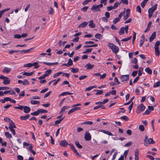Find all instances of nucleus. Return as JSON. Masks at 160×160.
I'll list each match as a JSON object with an SVG mask.
<instances>
[{
    "label": "nucleus",
    "mask_w": 160,
    "mask_h": 160,
    "mask_svg": "<svg viewBox=\"0 0 160 160\" xmlns=\"http://www.w3.org/2000/svg\"><path fill=\"white\" fill-rule=\"evenodd\" d=\"M108 45L111 49L112 50L113 52L115 53H116L119 52V48L113 44L112 43H109Z\"/></svg>",
    "instance_id": "1"
},
{
    "label": "nucleus",
    "mask_w": 160,
    "mask_h": 160,
    "mask_svg": "<svg viewBox=\"0 0 160 160\" xmlns=\"http://www.w3.org/2000/svg\"><path fill=\"white\" fill-rule=\"evenodd\" d=\"M103 5L102 4H100L98 5H93L91 8V10L92 11L97 12H100L101 10L100 9V8H102Z\"/></svg>",
    "instance_id": "2"
},
{
    "label": "nucleus",
    "mask_w": 160,
    "mask_h": 160,
    "mask_svg": "<svg viewBox=\"0 0 160 160\" xmlns=\"http://www.w3.org/2000/svg\"><path fill=\"white\" fill-rule=\"evenodd\" d=\"M145 108V106L142 104L141 103L137 107L136 109V112L137 113H140L144 110Z\"/></svg>",
    "instance_id": "3"
},
{
    "label": "nucleus",
    "mask_w": 160,
    "mask_h": 160,
    "mask_svg": "<svg viewBox=\"0 0 160 160\" xmlns=\"http://www.w3.org/2000/svg\"><path fill=\"white\" fill-rule=\"evenodd\" d=\"M155 143L153 139L152 138H149L147 140H144V145L146 146H148L149 144H153Z\"/></svg>",
    "instance_id": "4"
},
{
    "label": "nucleus",
    "mask_w": 160,
    "mask_h": 160,
    "mask_svg": "<svg viewBox=\"0 0 160 160\" xmlns=\"http://www.w3.org/2000/svg\"><path fill=\"white\" fill-rule=\"evenodd\" d=\"M129 79V75L128 74L122 75L120 77V79L122 82H124L128 80Z\"/></svg>",
    "instance_id": "5"
},
{
    "label": "nucleus",
    "mask_w": 160,
    "mask_h": 160,
    "mask_svg": "<svg viewBox=\"0 0 160 160\" xmlns=\"http://www.w3.org/2000/svg\"><path fill=\"white\" fill-rule=\"evenodd\" d=\"M84 138L86 141H89L91 139V136L89 132L88 131H86L84 136Z\"/></svg>",
    "instance_id": "6"
},
{
    "label": "nucleus",
    "mask_w": 160,
    "mask_h": 160,
    "mask_svg": "<svg viewBox=\"0 0 160 160\" xmlns=\"http://www.w3.org/2000/svg\"><path fill=\"white\" fill-rule=\"evenodd\" d=\"M139 151L138 149H136L134 151V157L135 160H139Z\"/></svg>",
    "instance_id": "7"
},
{
    "label": "nucleus",
    "mask_w": 160,
    "mask_h": 160,
    "mask_svg": "<svg viewBox=\"0 0 160 160\" xmlns=\"http://www.w3.org/2000/svg\"><path fill=\"white\" fill-rule=\"evenodd\" d=\"M157 4H156L154 5L152 7L150 8L148 10V12L153 13V12L157 8Z\"/></svg>",
    "instance_id": "8"
},
{
    "label": "nucleus",
    "mask_w": 160,
    "mask_h": 160,
    "mask_svg": "<svg viewBox=\"0 0 160 160\" xmlns=\"http://www.w3.org/2000/svg\"><path fill=\"white\" fill-rule=\"evenodd\" d=\"M18 82L19 83H22L24 85H28L29 83L28 80L27 79H24L23 81L21 80H18Z\"/></svg>",
    "instance_id": "9"
},
{
    "label": "nucleus",
    "mask_w": 160,
    "mask_h": 160,
    "mask_svg": "<svg viewBox=\"0 0 160 160\" xmlns=\"http://www.w3.org/2000/svg\"><path fill=\"white\" fill-rule=\"evenodd\" d=\"M156 36V32H154L151 35L149 38V42H152Z\"/></svg>",
    "instance_id": "10"
},
{
    "label": "nucleus",
    "mask_w": 160,
    "mask_h": 160,
    "mask_svg": "<svg viewBox=\"0 0 160 160\" xmlns=\"http://www.w3.org/2000/svg\"><path fill=\"white\" fill-rule=\"evenodd\" d=\"M68 144V142L65 140L61 141L59 142V144L63 147H66Z\"/></svg>",
    "instance_id": "11"
},
{
    "label": "nucleus",
    "mask_w": 160,
    "mask_h": 160,
    "mask_svg": "<svg viewBox=\"0 0 160 160\" xmlns=\"http://www.w3.org/2000/svg\"><path fill=\"white\" fill-rule=\"evenodd\" d=\"M11 68L5 67L4 68L2 72L5 73H8L11 70Z\"/></svg>",
    "instance_id": "12"
},
{
    "label": "nucleus",
    "mask_w": 160,
    "mask_h": 160,
    "mask_svg": "<svg viewBox=\"0 0 160 160\" xmlns=\"http://www.w3.org/2000/svg\"><path fill=\"white\" fill-rule=\"evenodd\" d=\"M24 112L25 113H28L30 111V108L28 106H24L23 107Z\"/></svg>",
    "instance_id": "13"
},
{
    "label": "nucleus",
    "mask_w": 160,
    "mask_h": 160,
    "mask_svg": "<svg viewBox=\"0 0 160 160\" xmlns=\"http://www.w3.org/2000/svg\"><path fill=\"white\" fill-rule=\"evenodd\" d=\"M99 131L102 132L103 133H104L106 134H107L108 135H110V136H112V133L109 131H106V130H104L102 129V130H99Z\"/></svg>",
    "instance_id": "14"
},
{
    "label": "nucleus",
    "mask_w": 160,
    "mask_h": 160,
    "mask_svg": "<svg viewBox=\"0 0 160 160\" xmlns=\"http://www.w3.org/2000/svg\"><path fill=\"white\" fill-rule=\"evenodd\" d=\"M3 83L4 84H8L10 83V80L8 78L5 77V78L3 79Z\"/></svg>",
    "instance_id": "15"
},
{
    "label": "nucleus",
    "mask_w": 160,
    "mask_h": 160,
    "mask_svg": "<svg viewBox=\"0 0 160 160\" xmlns=\"http://www.w3.org/2000/svg\"><path fill=\"white\" fill-rule=\"evenodd\" d=\"M88 23L87 22H84L80 24L78 26V27L79 28H83L85 27L86 26H87Z\"/></svg>",
    "instance_id": "16"
},
{
    "label": "nucleus",
    "mask_w": 160,
    "mask_h": 160,
    "mask_svg": "<svg viewBox=\"0 0 160 160\" xmlns=\"http://www.w3.org/2000/svg\"><path fill=\"white\" fill-rule=\"evenodd\" d=\"M89 26L90 28H93L95 27V25L94 24L92 20H91L89 22Z\"/></svg>",
    "instance_id": "17"
},
{
    "label": "nucleus",
    "mask_w": 160,
    "mask_h": 160,
    "mask_svg": "<svg viewBox=\"0 0 160 160\" xmlns=\"http://www.w3.org/2000/svg\"><path fill=\"white\" fill-rule=\"evenodd\" d=\"M94 65H91L90 63H88L85 66V67H86L87 69H91L94 67Z\"/></svg>",
    "instance_id": "18"
},
{
    "label": "nucleus",
    "mask_w": 160,
    "mask_h": 160,
    "mask_svg": "<svg viewBox=\"0 0 160 160\" xmlns=\"http://www.w3.org/2000/svg\"><path fill=\"white\" fill-rule=\"evenodd\" d=\"M151 23H152V22L151 21L149 22H148V25L147 26V28L144 31L145 32H146L149 30L151 26Z\"/></svg>",
    "instance_id": "19"
},
{
    "label": "nucleus",
    "mask_w": 160,
    "mask_h": 160,
    "mask_svg": "<svg viewBox=\"0 0 160 160\" xmlns=\"http://www.w3.org/2000/svg\"><path fill=\"white\" fill-rule=\"evenodd\" d=\"M30 115L29 114L25 116H22L20 117L21 119L22 120H25L28 119L30 117Z\"/></svg>",
    "instance_id": "20"
},
{
    "label": "nucleus",
    "mask_w": 160,
    "mask_h": 160,
    "mask_svg": "<svg viewBox=\"0 0 160 160\" xmlns=\"http://www.w3.org/2000/svg\"><path fill=\"white\" fill-rule=\"evenodd\" d=\"M43 63L46 65H48V66L56 65L58 64V62H54V63H50V62H43Z\"/></svg>",
    "instance_id": "21"
},
{
    "label": "nucleus",
    "mask_w": 160,
    "mask_h": 160,
    "mask_svg": "<svg viewBox=\"0 0 160 160\" xmlns=\"http://www.w3.org/2000/svg\"><path fill=\"white\" fill-rule=\"evenodd\" d=\"M124 27H122L120 28V29L119 32V35H122L123 34H124Z\"/></svg>",
    "instance_id": "22"
},
{
    "label": "nucleus",
    "mask_w": 160,
    "mask_h": 160,
    "mask_svg": "<svg viewBox=\"0 0 160 160\" xmlns=\"http://www.w3.org/2000/svg\"><path fill=\"white\" fill-rule=\"evenodd\" d=\"M33 49V48H31L30 49L26 50H23L21 51V53H27L29 52H30Z\"/></svg>",
    "instance_id": "23"
},
{
    "label": "nucleus",
    "mask_w": 160,
    "mask_h": 160,
    "mask_svg": "<svg viewBox=\"0 0 160 160\" xmlns=\"http://www.w3.org/2000/svg\"><path fill=\"white\" fill-rule=\"evenodd\" d=\"M145 71L149 74H151L152 73V70L149 68H145Z\"/></svg>",
    "instance_id": "24"
},
{
    "label": "nucleus",
    "mask_w": 160,
    "mask_h": 160,
    "mask_svg": "<svg viewBox=\"0 0 160 160\" xmlns=\"http://www.w3.org/2000/svg\"><path fill=\"white\" fill-rule=\"evenodd\" d=\"M70 71L73 73H75L78 72L79 71V69L78 68H72L70 69Z\"/></svg>",
    "instance_id": "25"
},
{
    "label": "nucleus",
    "mask_w": 160,
    "mask_h": 160,
    "mask_svg": "<svg viewBox=\"0 0 160 160\" xmlns=\"http://www.w3.org/2000/svg\"><path fill=\"white\" fill-rule=\"evenodd\" d=\"M160 44V42L159 41H157L155 44L154 47V49H159V46Z\"/></svg>",
    "instance_id": "26"
},
{
    "label": "nucleus",
    "mask_w": 160,
    "mask_h": 160,
    "mask_svg": "<svg viewBox=\"0 0 160 160\" xmlns=\"http://www.w3.org/2000/svg\"><path fill=\"white\" fill-rule=\"evenodd\" d=\"M5 135L7 138H11L12 137V135L8 132H5Z\"/></svg>",
    "instance_id": "27"
},
{
    "label": "nucleus",
    "mask_w": 160,
    "mask_h": 160,
    "mask_svg": "<svg viewBox=\"0 0 160 160\" xmlns=\"http://www.w3.org/2000/svg\"><path fill=\"white\" fill-rule=\"evenodd\" d=\"M69 108V107L68 106H65L63 107L62 108L60 112V114H61L62 112H64L66 110Z\"/></svg>",
    "instance_id": "28"
},
{
    "label": "nucleus",
    "mask_w": 160,
    "mask_h": 160,
    "mask_svg": "<svg viewBox=\"0 0 160 160\" xmlns=\"http://www.w3.org/2000/svg\"><path fill=\"white\" fill-rule=\"evenodd\" d=\"M34 73L33 72H24L23 74L24 75H25L27 76H30L32 75Z\"/></svg>",
    "instance_id": "29"
},
{
    "label": "nucleus",
    "mask_w": 160,
    "mask_h": 160,
    "mask_svg": "<svg viewBox=\"0 0 160 160\" xmlns=\"http://www.w3.org/2000/svg\"><path fill=\"white\" fill-rule=\"evenodd\" d=\"M11 123L9 124V128H16V126L15 125L14 123L12 121Z\"/></svg>",
    "instance_id": "30"
},
{
    "label": "nucleus",
    "mask_w": 160,
    "mask_h": 160,
    "mask_svg": "<svg viewBox=\"0 0 160 160\" xmlns=\"http://www.w3.org/2000/svg\"><path fill=\"white\" fill-rule=\"evenodd\" d=\"M121 3V2H116L114 5L113 6V8H114V9L116 8H117L118 7V5H120Z\"/></svg>",
    "instance_id": "31"
},
{
    "label": "nucleus",
    "mask_w": 160,
    "mask_h": 160,
    "mask_svg": "<svg viewBox=\"0 0 160 160\" xmlns=\"http://www.w3.org/2000/svg\"><path fill=\"white\" fill-rule=\"evenodd\" d=\"M31 102V103L32 105L38 104L40 103L39 101L36 100H32Z\"/></svg>",
    "instance_id": "32"
},
{
    "label": "nucleus",
    "mask_w": 160,
    "mask_h": 160,
    "mask_svg": "<svg viewBox=\"0 0 160 160\" xmlns=\"http://www.w3.org/2000/svg\"><path fill=\"white\" fill-rule=\"evenodd\" d=\"M75 144L77 147L79 149H81L82 148V146L79 143L78 141L75 142Z\"/></svg>",
    "instance_id": "33"
},
{
    "label": "nucleus",
    "mask_w": 160,
    "mask_h": 160,
    "mask_svg": "<svg viewBox=\"0 0 160 160\" xmlns=\"http://www.w3.org/2000/svg\"><path fill=\"white\" fill-rule=\"evenodd\" d=\"M52 70L51 69L46 71L45 73V74L47 76H49L51 73Z\"/></svg>",
    "instance_id": "34"
},
{
    "label": "nucleus",
    "mask_w": 160,
    "mask_h": 160,
    "mask_svg": "<svg viewBox=\"0 0 160 160\" xmlns=\"http://www.w3.org/2000/svg\"><path fill=\"white\" fill-rule=\"evenodd\" d=\"M132 38L131 36H130L128 38H124V39H122L121 41L124 42H126L130 40Z\"/></svg>",
    "instance_id": "35"
},
{
    "label": "nucleus",
    "mask_w": 160,
    "mask_h": 160,
    "mask_svg": "<svg viewBox=\"0 0 160 160\" xmlns=\"http://www.w3.org/2000/svg\"><path fill=\"white\" fill-rule=\"evenodd\" d=\"M95 91H97V92L96 93V95H99L103 93V91L101 90H94Z\"/></svg>",
    "instance_id": "36"
},
{
    "label": "nucleus",
    "mask_w": 160,
    "mask_h": 160,
    "mask_svg": "<svg viewBox=\"0 0 160 160\" xmlns=\"http://www.w3.org/2000/svg\"><path fill=\"white\" fill-rule=\"evenodd\" d=\"M39 113L38 109L36 111H35L31 113V114L32 116H37L38 115Z\"/></svg>",
    "instance_id": "37"
},
{
    "label": "nucleus",
    "mask_w": 160,
    "mask_h": 160,
    "mask_svg": "<svg viewBox=\"0 0 160 160\" xmlns=\"http://www.w3.org/2000/svg\"><path fill=\"white\" fill-rule=\"evenodd\" d=\"M125 9H124V11L122 12H121L118 15V17H117L118 18H119L120 20L121 19V18L122 17V15L123 14H125Z\"/></svg>",
    "instance_id": "38"
},
{
    "label": "nucleus",
    "mask_w": 160,
    "mask_h": 160,
    "mask_svg": "<svg viewBox=\"0 0 160 160\" xmlns=\"http://www.w3.org/2000/svg\"><path fill=\"white\" fill-rule=\"evenodd\" d=\"M38 62H36L33 63H32V66H34L35 68H37L39 66L38 65Z\"/></svg>",
    "instance_id": "39"
},
{
    "label": "nucleus",
    "mask_w": 160,
    "mask_h": 160,
    "mask_svg": "<svg viewBox=\"0 0 160 160\" xmlns=\"http://www.w3.org/2000/svg\"><path fill=\"white\" fill-rule=\"evenodd\" d=\"M160 86V82H155L153 85L154 88H157Z\"/></svg>",
    "instance_id": "40"
},
{
    "label": "nucleus",
    "mask_w": 160,
    "mask_h": 160,
    "mask_svg": "<svg viewBox=\"0 0 160 160\" xmlns=\"http://www.w3.org/2000/svg\"><path fill=\"white\" fill-rule=\"evenodd\" d=\"M24 67H31L32 66V63H28L27 64H25L24 65Z\"/></svg>",
    "instance_id": "41"
},
{
    "label": "nucleus",
    "mask_w": 160,
    "mask_h": 160,
    "mask_svg": "<svg viewBox=\"0 0 160 160\" xmlns=\"http://www.w3.org/2000/svg\"><path fill=\"white\" fill-rule=\"evenodd\" d=\"M93 123L91 121H87L86 122H83L82 124H88V125H92Z\"/></svg>",
    "instance_id": "42"
},
{
    "label": "nucleus",
    "mask_w": 160,
    "mask_h": 160,
    "mask_svg": "<svg viewBox=\"0 0 160 160\" xmlns=\"http://www.w3.org/2000/svg\"><path fill=\"white\" fill-rule=\"evenodd\" d=\"M38 111L39 112V113H47L48 112V111L46 110H44L42 109H38Z\"/></svg>",
    "instance_id": "43"
},
{
    "label": "nucleus",
    "mask_w": 160,
    "mask_h": 160,
    "mask_svg": "<svg viewBox=\"0 0 160 160\" xmlns=\"http://www.w3.org/2000/svg\"><path fill=\"white\" fill-rule=\"evenodd\" d=\"M139 130L142 132L144 130V127L143 125H141L139 127Z\"/></svg>",
    "instance_id": "44"
},
{
    "label": "nucleus",
    "mask_w": 160,
    "mask_h": 160,
    "mask_svg": "<svg viewBox=\"0 0 160 160\" xmlns=\"http://www.w3.org/2000/svg\"><path fill=\"white\" fill-rule=\"evenodd\" d=\"M64 118V117L61 118L60 119H59V120L56 121L55 122V124H59L60 123H61V121Z\"/></svg>",
    "instance_id": "45"
},
{
    "label": "nucleus",
    "mask_w": 160,
    "mask_h": 160,
    "mask_svg": "<svg viewBox=\"0 0 160 160\" xmlns=\"http://www.w3.org/2000/svg\"><path fill=\"white\" fill-rule=\"evenodd\" d=\"M134 96H133V97H132L131 99H130V101H129L127 103H125L124 104V105H129V104L134 99Z\"/></svg>",
    "instance_id": "46"
},
{
    "label": "nucleus",
    "mask_w": 160,
    "mask_h": 160,
    "mask_svg": "<svg viewBox=\"0 0 160 160\" xmlns=\"http://www.w3.org/2000/svg\"><path fill=\"white\" fill-rule=\"evenodd\" d=\"M88 76L87 75H82L79 77V79L80 80H82L85 78H87Z\"/></svg>",
    "instance_id": "47"
},
{
    "label": "nucleus",
    "mask_w": 160,
    "mask_h": 160,
    "mask_svg": "<svg viewBox=\"0 0 160 160\" xmlns=\"http://www.w3.org/2000/svg\"><path fill=\"white\" fill-rule=\"evenodd\" d=\"M155 49V54L156 56H159V54H160V52H159V50L158 49Z\"/></svg>",
    "instance_id": "48"
},
{
    "label": "nucleus",
    "mask_w": 160,
    "mask_h": 160,
    "mask_svg": "<svg viewBox=\"0 0 160 160\" xmlns=\"http://www.w3.org/2000/svg\"><path fill=\"white\" fill-rule=\"evenodd\" d=\"M24 106H19L18 107H14V108L21 110H22L23 109Z\"/></svg>",
    "instance_id": "49"
},
{
    "label": "nucleus",
    "mask_w": 160,
    "mask_h": 160,
    "mask_svg": "<svg viewBox=\"0 0 160 160\" xmlns=\"http://www.w3.org/2000/svg\"><path fill=\"white\" fill-rule=\"evenodd\" d=\"M9 128V129L12 132L13 135H15L16 134V132H15V131L14 129H13V128Z\"/></svg>",
    "instance_id": "50"
},
{
    "label": "nucleus",
    "mask_w": 160,
    "mask_h": 160,
    "mask_svg": "<svg viewBox=\"0 0 160 160\" xmlns=\"http://www.w3.org/2000/svg\"><path fill=\"white\" fill-rule=\"evenodd\" d=\"M121 118L122 119L125 121H127L129 120L128 117L126 116H123Z\"/></svg>",
    "instance_id": "51"
},
{
    "label": "nucleus",
    "mask_w": 160,
    "mask_h": 160,
    "mask_svg": "<svg viewBox=\"0 0 160 160\" xmlns=\"http://www.w3.org/2000/svg\"><path fill=\"white\" fill-rule=\"evenodd\" d=\"M10 88L7 87H0V90H5L9 89Z\"/></svg>",
    "instance_id": "52"
},
{
    "label": "nucleus",
    "mask_w": 160,
    "mask_h": 160,
    "mask_svg": "<svg viewBox=\"0 0 160 160\" xmlns=\"http://www.w3.org/2000/svg\"><path fill=\"white\" fill-rule=\"evenodd\" d=\"M95 37L96 38L100 39L101 37V35L98 33L96 34L95 35Z\"/></svg>",
    "instance_id": "53"
},
{
    "label": "nucleus",
    "mask_w": 160,
    "mask_h": 160,
    "mask_svg": "<svg viewBox=\"0 0 160 160\" xmlns=\"http://www.w3.org/2000/svg\"><path fill=\"white\" fill-rule=\"evenodd\" d=\"M120 19L117 18H115L113 21L114 24H116L117 22H118Z\"/></svg>",
    "instance_id": "54"
},
{
    "label": "nucleus",
    "mask_w": 160,
    "mask_h": 160,
    "mask_svg": "<svg viewBox=\"0 0 160 160\" xmlns=\"http://www.w3.org/2000/svg\"><path fill=\"white\" fill-rule=\"evenodd\" d=\"M133 102H132V103L131 104H130L128 107V109L129 110V113L130 112V111H131V110L132 108V107H133Z\"/></svg>",
    "instance_id": "55"
},
{
    "label": "nucleus",
    "mask_w": 160,
    "mask_h": 160,
    "mask_svg": "<svg viewBox=\"0 0 160 160\" xmlns=\"http://www.w3.org/2000/svg\"><path fill=\"white\" fill-rule=\"evenodd\" d=\"M128 150H125L124 152L123 155H122V156H123V157H125V159L126 158V157L128 154Z\"/></svg>",
    "instance_id": "56"
},
{
    "label": "nucleus",
    "mask_w": 160,
    "mask_h": 160,
    "mask_svg": "<svg viewBox=\"0 0 160 160\" xmlns=\"http://www.w3.org/2000/svg\"><path fill=\"white\" fill-rule=\"evenodd\" d=\"M4 119V120L8 122H12V121L10 119L8 118H5Z\"/></svg>",
    "instance_id": "57"
},
{
    "label": "nucleus",
    "mask_w": 160,
    "mask_h": 160,
    "mask_svg": "<svg viewBox=\"0 0 160 160\" xmlns=\"http://www.w3.org/2000/svg\"><path fill=\"white\" fill-rule=\"evenodd\" d=\"M136 11L139 13L141 12V8L139 6H138L137 7Z\"/></svg>",
    "instance_id": "58"
},
{
    "label": "nucleus",
    "mask_w": 160,
    "mask_h": 160,
    "mask_svg": "<svg viewBox=\"0 0 160 160\" xmlns=\"http://www.w3.org/2000/svg\"><path fill=\"white\" fill-rule=\"evenodd\" d=\"M50 10L49 12V13L51 15H52L53 14L54 12L52 8L50 7Z\"/></svg>",
    "instance_id": "59"
},
{
    "label": "nucleus",
    "mask_w": 160,
    "mask_h": 160,
    "mask_svg": "<svg viewBox=\"0 0 160 160\" xmlns=\"http://www.w3.org/2000/svg\"><path fill=\"white\" fill-rule=\"evenodd\" d=\"M92 0H86L84 2L82 3V4L85 5L88 4L89 2L91 1Z\"/></svg>",
    "instance_id": "60"
},
{
    "label": "nucleus",
    "mask_w": 160,
    "mask_h": 160,
    "mask_svg": "<svg viewBox=\"0 0 160 160\" xmlns=\"http://www.w3.org/2000/svg\"><path fill=\"white\" fill-rule=\"evenodd\" d=\"M69 65V66H72V61L71 59L69 58L68 59V63Z\"/></svg>",
    "instance_id": "61"
},
{
    "label": "nucleus",
    "mask_w": 160,
    "mask_h": 160,
    "mask_svg": "<svg viewBox=\"0 0 160 160\" xmlns=\"http://www.w3.org/2000/svg\"><path fill=\"white\" fill-rule=\"evenodd\" d=\"M46 77H47V76H46V75H45L44 74L43 75H42L41 77L38 78L39 80H41V79H44V78H45Z\"/></svg>",
    "instance_id": "62"
},
{
    "label": "nucleus",
    "mask_w": 160,
    "mask_h": 160,
    "mask_svg": "<svg viewBox=\"0 0 160 160\" xmlns=\"http://www.w3.org/2000/svg\"><path fill=\"white\" fill-rule=\"evenodd\" d=\"M88 8V6L84 7L82 9V10L83 11V12H85L87 11Z\"/></svg>",
    "instance_id": "63"
},
{
    "label": "nucleus",
    "mask_w": 160,
    "mask_h": 160,
    "mask_svg": "<svg viewBox=\"0 0 160 160\" xmlns=\"http://www.w3.org/2000/svg\"><path fill=\"white\" fill-rule=\"evenodd\" d=\"M17 158L18 160H23V157L21 155L18 156Z\"/></svg>",
    "instance_id": "64"
}]
</instances>
